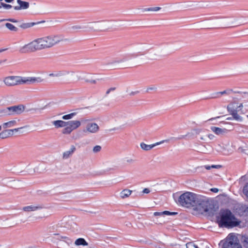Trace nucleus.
Listing matches in <instances>:
<instances>
[{
  "instance_id": "obj_15",
  "label": "nucleus",
  "mask_w": 248,
  "mask_h": 248,
  "mask_svg": "<svg viewBox=\"0 0 248 248\" xmlns=\"http://www.w3.org/2000/svg\"><path fill=\"white\" fill-rule=\"evenodd\" d=\"M43 207L42 205H31L24 207L23 208V210L25 212L34 211L39 209H41L43 208Z\"/></svg>"
},
{
  "instance_id": "obj_19",
  "label": "nucleus",
  "mask_w": 248,
  "mask_h": 248,
  "mask_svg": "<svg viewBox=\"0 0 248 248\" xmlns=\"http://www.w3.org/2000/svg\"><path fill=\"white\" fill-rule=\"evenodd\" d=\"M229 111L231 113V115L232 116L234 119L238 121H242V118L238 115L237 113V111L236 110L234 109H230L228 108Z\"/></svg>"
},
{
  "instance_id": "obj_20",
  "label": "nucleus",
  "mask_w": 248,
  "mask_h": 248,
  "mask_svg": "<svg viewBox=\"0 0 248 248\" xmlns=\"http://www.w3.org/2000/svg\"><path fill=\"white\" fill-rule=\"evenodd\" d=\"M12 136V131L6 129L0 133V138L6 139Z\"/></svg>"
},
{
  "instance_id": "obj_55",
  "label": "nucleus",
  "mask_w": 248,
  "mask_h": 248,
  "mask_svg": "<svg viewBox=\"0 0 248 248\" xmlns=\"http://www.w3.org/2000/svg\"><path fill=\"white\" fill-rule=\"evenodd\" d=\"M6 61H7L6 59H4V60H0V64H1L3 62H6Z\"/></svg>"
},
{
  "instance_id": "obj_37",
  "label": "nucleus",
  "mask_w": 248,
  "mask_h": 248,
  "mask_svg": "<svg viewBox=\"0 0 248 248\" xmlns=\"http://www.w3.org/2000/svg\"><path fill=\"white\" fill-rule=\"evenodd\" d=\"M243 193L246 197H248V183L243 188Z\"/></svg>"
},
{
  "instance_id": "obj_12",
  "label": "nucleus",
  "mask_w": 248,
  "mask_h": 248,
  "mask_svg": "<svg viewBox=\"0 0 248 248\" xmlns=\"http://www.w3.org/2000/svg\"><path fill=\"white\" fill-rule=\"evenodd\" d=\"M169 141V140H165L151 145H147L144 142H141L140 144V146L142 150L147 151L151 150L156 145H159L164 142H168Z\"/></svg>"
},
{
  "instance_id": "obj_23",
  "label": "nucleus",
  "mask_w": 248,
  "mask_h": 248,
  "mask_svg": "<svg viewBox=\"0 0 248 248\" xmlns=\"http://www.w3.org/2000/svg\"><path fill=\"white\" fill-rule=\"evenodd\" d=\"M45 22L44 21H41V22ZM40 23H41V22H38L37 23H35V22L24 23H22V24H21L19 26V27L22 29H26L31 27L33 26L34 25H35L37 24H39Z\"/></svg>"
},
{
  "instance_id": "obj_16",
  "label": "nucleus",
  "mask_w": 248,
  "mask_h": 248,
  "mask_svg": "<svg viewBox=\"0 0 248 248\" xmlns=\"http://www.w3.org/2000/svg\"><path fill=\"white\" fill-rule=\"evenodd\" d=\"M211 130L217 135H221L226 133L228 131L226 128H221L216 126H211Z\"/></svg>"
},
{
  "instance_id": "obj_27",
  "label": "nucleus",
  "mask_w": 248,
  "mask_h": 248,
  "mask_svg": "<svg viewBox=\"0 0 248 248\" xmlns=\"http://www.w3.org/2000/svg\"><path fill=\"white\" fill-rule=\"evenodd\" d=\"M131 192L132 191L130 190L127 189H124L120 193L121 197L122 199L126 198L131 195Z\"/></svg>"
},
{
  "instance_id": "obj_41",
  "label": "nucleus",
  "mask_w": 248,
  "mask_h": 248,
  "mask_svg": "<svg viewBox=\"0 0 248 248\" xmlns=\"http://www.w3.org/2000/svg\"><path fill=\"white\" fill-rule=\"evenodd\" d=\"M29 127L28 125H26V126H24L23 127H19V128H15V129H9V130L12 131V136H13V134H14V131L17 132V131H18L21 129H22V128H26V127Z\"/></svg>"
},
{
  "instance_id": "obj_5",
  "label": "nucleus",
  "mask_w": 248,
  "mask_h": 248,
  "mask_svg": "<svg viewBox=\"0 0 248 248\" xmlns=\"http://www.w3.org/2000/svg\"><path fill=\"white\" fill-rule=\"evenodd\" d=\"M37 39L41 50L52 47L63 40L62 36L53 34Z\"/></svg>"
},
{
  "instance_id": "obj_35",
  "label": "nucleus",
  "mask_w": 248,
  "mask_h": 248,
  "mask_svg": "<svg viewBox=\"0 0 248 248\" xmlns=\"http://www.w3.org/2000/svg\"><path fill=\"white\" fill-rule=\"evenodd\" d=\"M64 75V73H63V72H61V71H60V72H58L56 74H53V73L50 74L49 75V76H50V77H59L63 76Z\"/></svg>"
},
{
  "instance_id": "obj_2",
  "label": "nucleus",
  "mask_w": 248,
  "mask_h": 248,
  "mask_svg": "<svg viewBox=\"0 0 248 248\" xmlns=\"http://www.w3.org/2000/svg\"><path fill=\"white\" fill-rule=\"evenodd\" d=\"M108 20H101L98 21L90 22L86 23L84 26L79 25H74L71 27L73 30L78 31L80 30H84L88 31H99L108 30L110 28Z\"/></svg>"
},
{
  "instance_id": "obj_46",
  "label": "nucleus",
  "mask_w": 248,
  "mask_h": 248,
  "mask_svg": "<svg viewBox=\"0 0 248 248\" xmlns=\"http://www.w3.org/2000/svg\"><path fill=\"white\" fill-rule=\"evenodd\" d=\"M139 91H135V92H131L130 93H129V95L130 96H134L138 93H139Z\"/></svg>"
},
{
  "instance_id": "obj_42",
  "label": "nucleus",
  "mask_w": 248,
  "mask_h": 248,
  "mask_svg": "<svg viewBox=\"0 0 248 248\" xmlns=\"http://www.w3.org/2000/svg\"><path fill=\"white\" fill-rule=\"evenodd\" d=\"M0 21H10V22H13V23H16L17 22V20H16L15 19H13V18L3 19H1Z\"/></svg>"
},
{
  "instance_id": "obj_38",
  "label": "nucleus",
  "mask_w": 248,
  "mask_h": 248,
  "mask_svg": "<svg viewBox=\"0 0 248 248\" xmlns=\"http://www.w3.org/2000/svg\"><path fill=\"white\" fill-rule=\"evenodd\" d=\"M198 150H199V151L201 153H205L207 152V149L206 148L205 146H204V145H202V147L199 148L198 149Z\"/></svg>"
},
{
  "instance_id": "obj_51",
  "label": "nucleus",
  "mask_w": 248,
  "mask_h": 248,
  "mask_svg": "<svg viewBox=\"0 0 248 248\" xmlns=\"http://www.w3.org/2000/svg\"><path fill=\"white\" fill-rule=\"evenodd\" d=\"M208 137L210 139V140H213L214 138V136L212 134H209L208 135Z\"/></svg>"
},
{
  "instance_id": "obj_29",
  "label": "nucleus",
  "mask_w": 248,
  "mask_h": 248,
  "mask_svg": "<svg viewBox=\"0 0 248 248\" xmlns=\"http://www.w3.org/2000/svg\"><path fill=\"white\" fill-rule=\"evenodd\" d=\"M5 26L7 28H8L9 30L11 31H17L18 30V29L13 24L9 23H6Z\"/></svg>"
},
{
  "instance_id": "obj_45",
  "label": "nucleus",
  "mask_w": 248,
  "mask_h": 248,
  "mask_svg": "<svg viewBox=\"0 0 248 248\" xmlns=\"http://www.w3.org/2000/svg\"><path fill=\"white\" fill-rule=\"evenodd\" d=\"M125 60L124 59H120L117 61H114L113 63H121L124 62Z\"/></svg>"
},
{
  "instance_id": "obj_17",
  "label": "nucleus",
  "mask_w": 248,
  "mask_h": 248,
  "mask_svg": "<svg viewBox=\"0 0 248 248\" xmlns=\"http://www.w3.org/2000/svg\"><path fill=\"white\" fill-rule=\"evenodd\" d=\"M236 19L232 17H227L226 18L222 19L220 22L223 23H225L227 26H232L235 24Z\"/></svg>"
},
{
  "instance_id": "obj_54",
  "label": "nucleus",
  "mask_w": 248,
  "mask_h": 248,
  "mask_svg": "<svg viewBox=\"0 0 248 248\" xmlns=\"http://www.w3.org/2000/svg\"><path fill=\"white\" fill-rule=\"evenodd\" d=\"M115 89H116L115 87H112V88H109V90L111 92V91H114Z\"/></svg>"
},
{
  "instance_id": "obj_34",
  "label": "nucleus",
  "mask_w": 248,
  "mask_h": 248,
  "mask_svg": "<svg viewBox=\"0 0 248 248\" xmlns=\"http://www.w3.org/2000/svg\"><path fill=\"white\" fill-rule=\"evenodd\" d=\"M57 228V225H54L49 226L48 228V230L49 232L53 233L54 234L56 235L57 234L54 233L55 232L54 230L56 229Z\"/></svg>"
},
{
  "instance_id": "obj_36",
  "label": "nucleus",
  "mask_w": 248,
  "mask_h": 248,
  "mask_svg": "<svg viewBox=\"0 0 248 248\" xmlns=\"http://www.w3.org/2000/svg\"><path fill=\"white\" fill-rule=\"evenodd\" d=\"M186 248H199L193 242H189L186 244Z\"/></svg>"
},
{
  "instance_id": "obj_14",
  "label": "nucleus",
  "mask_w": 248,
  "mask_h": 248,
  "mask_svg": "<svg viewBox=\"0 0 248 248\" xmlns=\"http://www.w3.org/2000/svg\"><path fill=\"white\" fill-rule=\"evenodd\" d=\"M86 130L92 133L97 132L99 130V126L96 123H89L86 126Z\"/></svg>"
},
{
  "instance_id": "obj_40",
  "label": "nucleus",
  "mask_w": 248,
  "mask_h": 248,
  "mask_svg": "<svg viewBox=\"0 0 248 248\" xmlns=\"http://www.w3.org/2000/svg\"><path fill=\"white\" fill-rule=\"evenodd\" d=\"M101 147L99 145H96L93 148V152L94 153H97L100 151Z\"/></svg>"
},
{
  "instance_id": "obj_52",
  "label": "nucleus",
  "mask_w": 248,
  "mask_h": 248,
  "mask_svg": "<svg viewBox=\"0 0 248 248\" xmlns=\"http://www.w3.org/2000/svg\"><path fill=\"white\" fill-rule=\"evenodd\" d=\"M8 48H1L0 49V53L7 50Z\"/></svg>"
},
{
  "instance_id": "obj_53",
  "label": "nucleus",
  "mask_w": 248,
  "mask_h": 248,
  "mask_svg": "<svg viewBox=\"0 0 248 248\" xmlns=\"http://www.w3.org/2000/svg\"><path fill=\"white\" fill-rule=\"evenodd\" d=\"M205 168L208 170H210L211 169V166H205Z\"/></svg>"
},
{
  "instance_id": "obj_33",
  "label": "nucleus",
  "mask_w": 248,
  "mask_h": 248,
  "mask_svg": "<svg viewBox=\"0 0 248 248\" xmlns=\"http://www.w3.org/2000/svg\"><path fill=\"white\" fill-rule=\"evenodd\" d=\"M76 113H71L67 115H63L62 118L64 120H69L72 119L75 115Z\"/></svg>"
},
{
  "instance_id": "obj_4",
  "label": "nucleus",
  "mask_w": 248,
  "mask_h": 248,
  "mask_svg": "<svg viewBox=\"0 0 248 248\" xmlns=\"http://www.w3.org/2000/svg\"><path fill=\"white\" fill-rule=\"evenodd\" d=\"M194 209L201 214L207 213L209 215H213L215 212L214 205L204 197L198 195L195 202Z\"/></svg>"
},
{
  "instance_id": "obj_11",
  "label": "nucleus",
  "mask_w": 248,
  "mask_h": 248,
  "mask_svg": "<svg viewBox=\"0 0 248 248\" xmlns=\"http://www.w3.org/2000/svg\"><path fill=\"white\" fill-rule=\"evenodd\" d=\"M26 45L28 47V51H29L30 52H35L37 50H41L37 39H35L32 42Z\"/></svg>"
},
{
  "instance_id": "obj_9",
  "label": "nucleus",
  "mask_w": 248,
  "mask_h": 248,
  "mask_svg": "<svg viewBox=\"0 0 248 248\" xmlns=\"http://www.w3.org/2000/svg\"><path fill=\"white\" fill-rule=\"evenodd\" d=\"M81 124L79 121H69L66 122L65 127L63 129L62 133L64 134H69L72 131L78 128Z\"/></svg>"
},
{
  "instance_id": "obj_43",
  "label": "nucleus",
  "mask_w": 248,
  "mask_h": 248,
  "mask_svg": "<svg viewBox=\"0 0 248 248\" xmlns=\"http://www.w3.org/2000/svg\"><path fill=\"white\" fill-rule=\"evenodd\" d=\"M126 161L128 163L131 164V163H134L135 162V160L133 159V158H127L126 159Z\"/></svg>"
},
{
  "instance_id": "obj_28",
  "label": "nucleus",
  "mask_w": 248,
  "mask_h": 248,
  "mask_svg": "<svg viewBox=\"0 0 248 248\" xmlns=\"http://www.w3.org/2000/svg\"><path fill=\"white\" fill-rule=\"evenodd\" d=\"M233 92L232 90H225L224 91H222V92H217V93H214L213 95L214 96H213L212 97V98H217L219 96H218V94H221V95H223L224 94H229L231 92Z\"/></svg>"
},
{
  "instance_id": "obj_24",
  "label": "nucleus",
  "mask_w": 248,
  "mask_h": 248,
  "mask_svg": "<svg viewBox=\"0 0 248 248\" xmlns=\"http://www.w3.org/2000/svg\"><path fill=\"white\" fill-rule=\"evenodd\" d=\"M16 124V121L15 120L4 123L2 124V127L4 129L14 126Z\"/></svg>"
},
{
  "instance_id": "obj_10",
  "label": "nucleus",
  "mask_w": 248,
  "mask_h": 248,
  "mask_svg": "<svg viewBox=\"0 0 248 248\" xmlns=\"http://www.w3.org/2000/svg\"><path fill=\"white\" fill-rule=\"evenodd\" d=\"M9 115H16L21 114L25 110V107L23 105L13 106L8 107Z\"/></svg>"
},
{
  "instance_id": "obj_8",
  "label": "nucleus",
  "mask_w": 248,
  "mask_h": 248,
  "mask_svg": "<svg viewBox=\"0 0 248 248\" xmlns=\"http://www.w3.org/2000/svg\"><path fill=\"white\" fill-rule=\"evenodd\" d=\"M76 217L75 216H70L63 219L64 227L72 230L73 232L78 231V226L76 221Z\"/></svg>"
},
{
  "instance_id": "obj_13",
  "label": "nucleus",
  "mask_w": 248,
  "mask_h": 248,
  "mask_svg": "<svg viewBox=\"0 0 248 248\" xmlns=\"http://www.w3.org/2000/svg\"><path fill=\"white\" fill-rule=\"evenodd\" d=\"M17 3L19 6H16L14 7L15 10H20L27 9L29 7V3L27 1H24L21 0H17Z\"/></svg>"
},
{
  "instance_id": "obj_57",
  "label": "nucleus",
  "mask_w": 248,
  "mask_h": 248,
  "mask_svg": "<svg viewBox=\"0 0 248 248\" xmlns=\"http://www.w3.org/2000/svg\"><path fill=\"white\" fill-rule=\"evenodd\" d=\"M110 92V91L109 90V89L106 92V94H108V93H109Z\"/></svg>"
},
{
  "instance_id": "obj_64",
  "label": "nucleus",
  "mask_w": 248,
  "mask_h": 248,
  "mask_svg": "<svg viewBox=\"0 0 248 248\" xmlns=\"http://www.w3.org/2000/svg\"><path fill=\"white\" fill-rule=\"evenodd\" d=\"M1 7H2V6H1V5H0V8Z\"/></svg>"
},
{
  "instance_id": "obj_18",
  "label": "nucleus",
  "mask_w": 248,
  "mask_h": 248,
  "mask_svg": "<svg viewBox=\"0 0 248 248\" xmlns=\"http://www.w3.org/2000/svg\"><path fill=\"white\" fill-rule=\"evenodd\" d=\"M177 214L176 212H171L168 211H164L163 212H155L154 213L155 216L163 217L165 215H175Z\"/></svg>"
},
{
  "instance_id": "obj_44",
  "label": "nucleus",
  "mask_w": 248,
  "mask_h": 248,
  "mask_svg": "<svg viewBox=\"0 0 248 248\" xmlns=\"http://www.w3.org/2000/svg\"><path fill=\"white\" fill-rule=\"evenodd\" d=\"M189 135V133H188L186 135H182V136H180V137H178L176 138V140H182L183 139H185L186 136H187L188 135Z\"/></svg>"
},
{
  "instance_id": "obj_49",
  "label": "nucleus",
  "mask_w": 248,
  "mask_h": 248,
  "mask_svg": "<svg viewBox=\"0 0 248 248\" xmlns=\"http://www.w3.org/2000/svg\"><path fill=\"white\" fill-rule=\"evenodd\" d=\"M210 190L215 193H217L218 191V189L217 188H212Z\"/></svg>"
},
{
  "instance_id": "obj_61",
  "label": "nucleus",
  "mask_w": 248,
  "mask_h": 248,
  "mask_svg": "<svg viewBox=\"0 0 248 248\" xmlns=\"http://www.w3.org/2000/svg\"><path fill=\"white\" fill-rule=\"evenodd\" d=\"M235 93H239V92H234Z\"/></svg>"
},
{
  "instance_id": "obj_31",
  "label": "nucleus",
  "mask_w": 248,
  "mask_h": 248,
  "mask_svg": "<svg viewBox=\"0 0 248 248\" xmlns=\"http://www.w3.org/2000/svg\"><path fill=\"white\" fill-rule=\"evenodd\" d=\"M19 52L22 54L30 53L26 45L20 47L19 49Z\"/></svg>"
},
{
  "instance_id": "obj_30",
  "label": "nucleus",
  "mask_w": 248,
  "mask_h": 248,
  "mask_svg": "<svg viewBox=\"0 0 248 248\" xmlns=\"http://www.w3.org/2000/svg\"><path fill=\"white\" fill-rule=\"evenodd\" d=\"M9 115L8 107L0 109V116Z\"/></svg>"
},
{
  "instance_id": "obj_22",
  "label": "nucleus",
  "mask_w": 248,
  "mask_h": 248,
  "mask_svg": "<svg viewBox=\"0 0 248 248\" xmlns=\"http://www.w3.org/2000/svg\"><path fill=\"white\" fill-rule=\"evenodd\" d=\"M75 150V147L74 146H72L70 150L65 151L63 153V158L67 159L69 157V156L72 155Z\"/></svg>"
},
{
  "instance_id": "obj_58",
  "label": "nucleus",
  "mask_w": 248,
  "mask_h": 248,
  "mask_svg": "<svg viewBox=\"0 0 248 248\" xmlns=\"http://www.w3.org/2000/svg\"><path fill=\"white\" fill-rule=\"evenodd\" d=\"M200 139H201V140H205V139H204V137H201L200 138Z\"/></svg>"
},
{
  "instance_id": "obj_48",
  "label": "nucleus",
  "mask_w": 248,
  "mask_h": 248,
  "mask_svg": "<svg viewBox=\"0 0 248 248\" xmlns=\"http://www.w3.org/2000/svg\"><path fill=\"white\" fill-rule=\"evenodd\" d=\"M150 192V190L149 188H144L143 191H142V192L143 193H146V194H148L149 193V192Z\"/></svg>"
},
{
  "instance_id": "obj_25",
  "label": "nucleus",
  "mask_w": 248,
  "mask_h": 248,
  "mask_svg": "<svg viewBox=\"0 0 248 248\" xmlns=\"http://www.w3.org/2000/svg\"><path fill=\"white\" fill-rule=\"evenodd\" d=\"M75 79L77 80L84 79L86 82H90L92 84H95L96 83V81L95 80H90L88 79H86L85 78L82 77V76L80 74H77L76 75H75Z\"/></svg>"
},
{
  "instance_id": "obj_6",
  "label": "nucleus",
  "mask_w": 248,
  "mask_h": 248,
  "mask_svg": "<svg viewBox=\"0 0 248 248\" xmlns=\"http://www.w3.org/2000/svg\"><path fill=\"white\" fill-rule=\"evenodd\" d=\"M198 195L190 192H186L182 194L179 198L178 202L182 206L187 208L193 207Z\"/></svg>"
},
{
  "instance_id": "obj_59",
  "label": "nucleus",
  "mask_w": 248,
  "mask_h": 248,
  "mask_svg": "<svg viewBox=\"0 0 248 248\" xmlns=\"http://www.w3.org/2000/svg\"><path fill=\"white\" fill-rule=\"evenodd\" d=\"M62 238H64V239H65V238H66L67 237H66V236H62Z\"/></svg>"
},
{
  "instance_id": "obj_7",
  "label": "nucleus",
  "mask_w": 248,
  "mask_h": 248,
  "mask_svg": "<svg viewBox=\"0 0 248 248\" xmlns=\"http://www.w3.org/2000/svg\"><path fill=\"white\" fill-rule=\"evenodd\" d=\"M236 237L230 234L223 243L222 248H242L241 245L236 242Z\"/></svg>"
},
{
  "instance_id": "obj_21",
  "label": "nucleus",
  "mask_w": 248,
  "mask_h": 248,
  "mask_svg": "<svg viewBox=\"0 0 248 248\" xmlns=\"http://www.w3.org/2000/svg\"><path fill=\"white\" fill-rule=\"evenodd\" d=\"M53 125H54V126L57 128H60V127H63L66 126V122L63 121L62 120H57L54 121L52 122Z\"/></svg>"
},
{
  "instance_id": "obj_32",
  "label": "nucleus",
  "mask_w": 248,
  "mask_h": 248,
  "mask_svg": "<svg viewBox=\"0 0 248 248\" xmlns=\"http://www.w3.org/2000/svg\"><path fill=\"white\" fill-rule=\"evenodd\" d=\"M161 9L160 7H151L145 8L143 10V12H149V11H159Z\"/></svg>"
},
{
  "instance_id": "obj_63",
  "label": "nucleus",
  "mask_w": 248,
  "mask_h": 248,
  "mask_svg": "<svg viewBox=\"0 0 248 248\" xmlns=\"http://www.w3.org/2000/svg\"><path fill=\"white\" fill-rule=\"evenodd\" d=\"M227 119H228V120H231V118H228Z\"/></svg>"
},
{
  "instance_id": "obj_3",
  "label": "nucleus",
  "mask_w": 248,
  "mask_h": 248,
  "mask_svg": "<svg viewBox=\"0 0 248 248\" xmlns=\"http://www.w3.org/2000/svg\"><path fill=\"white\" fill-rule=\"evenodd\" d=\"M43 79L40 77H22L20 76H8L4 78L3 82L7 86H15L22 84H30L35 82H41Z\"/></svg>"
},
{
  "instance_id": "obj_50",
  "label": "nucleus",
  "mask_w": 248,
  "mask_h": 248,
  "mask_svg": "<svg viewBox=\"0 0 248 248\" xmlns=\"http://www.w3.org/2000/svg\"><path fill=\"white\" fill-rule=\"evenodd\" d=\"M244 246L246 248H248V239L245 241Z\"/></svg>"
},
{
  "instance_id": "obj_60",
  "label": "nucleus",
  "mask_w": 248,
  "mask_h": 248,
  "mask_svg": "<svg viewBox=\"0 0 248 248\" xmlns=\"http://www.w3.org/2000/svg\"><path fill=\"white\" fill-rule=\"evenodd\" d=\"M212 120H213V118L209 119V121H212Z\"/></svg>"
},
{
  "instance_id": "obj_39",
  "label": "nucleus",
  "mask_w": 248,
  "mask_h": 248,
  "mask_svg": "<svg viewBox=\"0 0 248 248\" xmlns=\"http://www.w3.org/2000/svg\"><path fill=\"white\" fill-rule=\"evenodd\" d=\"M0 4L2 6V7L6 9H9L12 7V6L11 5L6 4L3 2H1Z\"/></svg>"
},
{
  "instance_id": "obj_47",
  "label": "nucleus",
  "mask_w": 248,
  "mask_h": 248,
  "mask_svg": "<svg viewBox=\"0 0 248 248\" xmlns=\"http://www.w3.org/2000/svg\"><path fill=\"white\" fill-rule=\"evenodd\" d=\"M211 169H219L221 167V165H213L211 166Z\"/></svg>"
},
{
  "instance_id": "obj_1",
  "label": "nucleus",
  "mask_w": 248,
  "mask_h": 248,
  "mask_svg": "<svg viewBox=\"0 0 248 248\" xmlns=\"http://www.w3.org/2000/svg\"><path fill=\"white\" fill-rule=\"evenodd\" d=\"M217 221L219 227H225L227 228L236 227L240 223V221L237 220L228 209L220 211L219 216L217 217Z\"/></svg>"
},
{
  "instance_id": "obj_62",
  "label": "nucleus",
  "mask_w": 248,
  "mask_h": 248,
  "mask_svg": "<svg viewBox=\"0 0 248 248\" xmlns=\"http://www.w3.org/2000/svg\"><path fill=\"white\" fill-rule=\"evenodd\" d=\"M1 130V126L0 125V131Z\"/></svg>"
},
{
  "instance_id": "obj_56",
  "label": "nucleus",
  "mask_w": 248,
  "mask_h": 248,
  "mask_svg": "<svg viewBox=\"0 0 248 248\" xmlns=\"http://www.w3.org/2000/svg\"><path fill=\"white\" fill-rule=\"evenodd\" d=\"M6 2H11L13 0H4Z\"/></svg>"
},
{
  "instance_id": "obj_26",
  "label": "nucleus",
  "mask_w": 248,
  "mask_h": 248,
  "mask_svg": "<svg viewBox=\"0 0 248 248\" xmlns=\"http://www.w3.org/2000/svg\"><path fill=\"white\" fill-rule=\"evenodd\" d=\"M75 244L77 246L82 245L83 246H87L88 245L85 240L82 238L77 239L75 242Z\"/></svg>"
}]
</instances>
